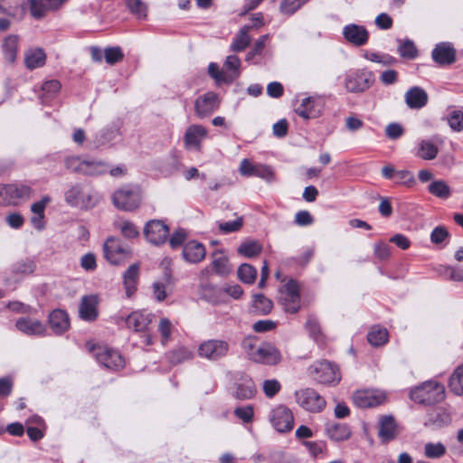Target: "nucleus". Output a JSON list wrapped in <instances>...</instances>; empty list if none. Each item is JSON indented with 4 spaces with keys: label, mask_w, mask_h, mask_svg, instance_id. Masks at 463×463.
<instances>
[{
    "label": "nucleus",
    "mask_w": 463,
    "mask_h": 463,
    "mask_svg": "<svg viewBox=\"0 0 463 463\" xmlns=\"http://www.w3.org/2000/svg\"><path fill=\"white\" fill-rule=\"evenodd\" d=\"M98 298L96 296H84L79 308L80 317L86 321H93L98 317Z\"/></svg>",
    "instance_id": "nucleus-29"
},
{
    "label": "nucleus",
    "mask_w": 463,
    "mask_h": 463,
    "mask_svg": "<svg viewBox=\"0 0 463 463\" xmlns=\"http://www.w3.org/2000/svg\"><path fill=\"white\" fill-rule=\"evenodd\" d=\"M374 82L373 72L364 69L356 70L346 74L345 87L348 92L362 93Z\"/></svg>",
    "instance_id": "nucleus-7"
},
{
    "label": "nucleus",
    "mask_w": 463,
    "mask_h": 463,
    "mask_svg": "<svg viewBox=\"0 0 463 463\" xmlns=\"http://www.w3.org/2000/svg\"><path fill=\"white\" fill-rule=\"evenodd\" d=\"M104 57L107 63L112 65L120 61L124 57V54L120 47H109L104 51Z\"/></svg>",
    "instance_id": "nucleus-54"
},
{
    "label": "nucleus",
    "mask_w": 463,
    "mask_h": 463,
    "mask_svg": "<svg viewBox=\"0 0 463 463\" xmlns=\"http://www.w3.org/2000/svg\"><path fill=\"white\" fill-rule=\"evenodd\" d=\"M203 297L213 304H221L226 301L222 296V290L216 286H206L203 288Z\"/></svg>",
    "instance_id": "nucleus-44"
},
{
    "label": "nucleus",
    "mask_w": 463,
    "mask_h": 463,
    "mask_svg": "<svg viewBox=\"0 0 463 463\" xmlns=\"http://www.w3.org/2000/svg\"><path fill=\"white\" fill-rule=\"evenodd\" d=\"M344 38L354 46L360 47L367 43L369 33L360 24H349L343 28Z\"/></svg>",
    "instance_id": "nucleus-19"
},
{
    "label": "nucleus",
    "mask_w": 463,
    "mask_h": 463,
    "mask_svg": "<svg viewBox=\"0 0 463 463\" xmlns=\"http://www.w3.org/2000/svg\"><path fill=\"white\" fill-rule=\"evenodd\" d=\"M304 445L315 458L323 457L326 452V444L325 441H305Z\"/></svg>",
    "instance_id": "nucleus-53"
},
{
    "label": "nucleus",
    "mask_w": 463,
    "mask_h": 463,
    "mask_svg": "<svg viewBox=\"0 0 463 463\" xmlns=\"http://www.w3.org/2000/svg\"><path fill=\"white\" fill-rule=\"evenodd\" d=\"M2 193L10 204L17 205L20 201L30 198L32 189L24 184H2Z\"/></svg>",
    "instance_id": "nucleus-18"
},
{
    "label": "nucleus",
    "mask_w": 463,
    "mask_h": 463,
    "mask_svg": "<svg viewBox=\"0 0 463 463\" xmlns=\"http://www.w3.org/2000/svg\"><path fill=\"white\" fill-rule=\"evenodd\" d=\"M151 317L150 314L133 312L127 317L126 324L128 328L137 332L145 331L152 321Z\"/></svg>",
    "instance_id": "nucleus-35"
},
{
    "label": "nucleus",
    "mask_w": 463,
    "mask_h": 463,
    "mask_svg": "<svg viewBox=\"0 0 463 463\" xmlns=\"http://www.w3.org/2000/svg\"><path fill=\"white\" fill-rule=\"evenodd\" d=\"M309 375L319 383L336 384L341 380L339 368L335 364L321 360L308 367Z\"/></svg>",
    "instance_id": "nucleus-5"
},
{
    "label": "nucleus",
    "mask_w": 463,
    "mask_h": 463,
    "mask_svg": "<svg viewBox=\"0 0 463 463\" xmlns=\"http://www.w3.org/2000/svg\"><path fill=\"white\" fill-rule=\"evenodd\" d=\"M279 302L286 312L294 314L300 308V292L298 282L289 279L279 288Z\"/></svg>",
    "instance_id": "nucleus-6"
},
{
    "label": "nucleus",
    "mask_w": 463,
    "mask_h": 463,
    "mask_svg": "<svg viewBox=\"0 0 463 463\" xmlns=\"http://www.w3.org/2000/svg\"><path fill=\"white\" fill-rule=\"evenodd\" d=\"M238 252L247 258H252L261 252V246L255 241H245L240 245Z\"/></svg>",
    "instance_id": "nucleus-46"
},
{
    "label": "nucleus",
    "mask_w": 463,
    "mask_h": 463,
    "mask_svg": "<svg viewBox=\"0 0 463 463\" xmlns=\"http://www.w3.org/2000/svg\"><path fill=\"white\" fill-rule=\"evenodd\" d=\"M220 106V99L216 93L206 92L199 96L194 101V110L198 118H203L212 115Z\"/></svg>",
    "instance_id": "nucleus-15"
},
{
    "label": "nucleus",
    "mask_w": 463,
    "mask_h": 463,
    "mask_svg": "<svg viewBox=\"0 0 463 463\" xmlns=\"http://www.w3.org/2000/svg\"><path fill=\"white\" fill-rule=\"evenodd\" d=\"M257 392L254 382L249 376H242L236 383L232 391V396L237 400L252 399Z\"/></svg>",
    "instance_id": "nucleus-22"
},
{
    "label": "nucleus",
    "mask_w": 463,
    "mask_h": 463,
    "mask_svg": "<svg viewBox=\"0 0 463 463\" xmlns=\"http://www.w3.org/2000/svg\"><path fill=\"white\" fill-rule=\"evenodd\" d=\"M208 137V130L203 125H190L184 133V143L187 150L200 152L202 142Z\"/></svg>",
    "instance_id": "nucleus-14"
},
{
    "label": "nucleus",
    "mask_w": 463,
    "mask_h": 463,
    "mask_svg": "<svg viewBox=\"0 0 463 463\" xmlns=\"http://www.w3.org/2000/svg\"><path fill=\"white\" fill-rule=\"evenodd\" d=\"M90 351L97 361L108 369L118 371L125 365L122 355L117 350L102 345H92Z\"/></svg>",
    "instance_id": "nucleus-9"
},
{
    "label": "nucleus",
    "mask_w": 463,
    "mask_h": 463,
    "mask_svg": "<svg viewBox=\"0 0 463 463\" xmlns=\"http://www.w3.org/2000/svg\"><path fill=\"white\" fill-rule=\"evenodd\" d=\"M14 272L18 274H32L35 269V264L31 260H22L14 265Z\"/></svg>",
    "instance_id": "nucleus-57"
},
{
    "label": "nucleus",
    "mask_w": 463,
    "mask_h": 463,
    "mask_svg": "<svg viewBox=\"0 0 463 463\" xmlns=\"http://www.w3.org/2000/svg\"><path fill=\"white\" fill-rule=\"evenodd\" d=\"M234 414L244 422H250L254 414L253 407L251 405L238 407L234 410Z\"/></svg>",
    "instance_id": "nucleus-63"
},
{
    "label": "nucleus",
    "mask_w": 463,
    "mask_h": 463,
    "mask_svg": "<svg viewBox=\"0 0 463 463\" xmlns=\"http://www.w3.org/2000/svg\"><path fill=\"white\" fill-rule=\"evenodd\" d=\"M231 268L226 256L220 251H214L213 253V261L210 266L206 267L203 273L211 275L213 273L224 276L230 273Z\"/></svg>",
    "instance_id": "nucleus-26"
},
{
    "label": "nucleus",
    "mask_w": 463,
    "mask_h": 463,
    "mask_svg": "<svg viewBox=\"0 0 463 463\" xmlns=\"http://www.w3.org/2000/svg\"><path fill=\"white\" fill-rule=\"evenodd\" d=\"M144 234L150 243L159 245L166 241L169 229L162 221L152 220L146 224Z\"/></svg>",
    "instance_id": "nucleus-16"
},
{
    "label": "nucleus",
    "mask_w": 463,
    "mask_h": 463,
    "mask_svg": "<svg viewBox=\"0 0 463 463\" xmlns=\"http://www.w3.org/2000/svg\"><path fill=\"white\" fill-rule=\"evenodd\" d=\"M240 66H241V61H240L239 57L236 55H229L226 58V61L223 65L224 69L227 71L232 72V77H234V78L238 77L240 74V71H239Z\"/></svg>",
    "instance_id": "nucleus-60"
},
{
    "label": "nucleus",
    "mask_w": 463,
    "mask_h": 463,
    "mask_svg": "<svg viewBox=\"0 0 463 463\" xmlns=\"http://www.w3.org/2000/svg\"><path fill=\"white\" fill-rule=\"evenodd\" d=\"M42 90L43 95L46 98H50L60 91L61 83L56 80H51L43 83Z\"/></svg>",
    "instance_id": "nucleus-62"
},
{
    "label": "nucleus",
    "mask_w": 463,
    "mask_h": 463,
    "mask_svg": "<svg viewBox=\"0 0 463 463\" xmlns=\"http://www.w3.org/2000/svg\"><path fill=\"white\" fill-rule=\"evenodd\" d=\"M126 5L133 14L139 19H145L147 14V6L142 0H125Z\"/></svg>",
    "instance_id": "nucleus-48"
},
{
    "label": "nucleus",
    "mask_w": 463,
    "mask_h": 463,
    "mask_svg": "<svg viewBox=\"0 0 463 463\" xmlns=\"http://www.w3.org/2000/svg\"><path fill=\"white\" fill-rule=\"evenodd\" d=\"M449 385L456 395H463V364L455 369L449 378Z\"/></svg>",
    "instance_id": "nucleus-42"
},
{
    "label": "nucleus",
    "mask_w": 463,
    "mask_h": 463,
    "mask_svg": "<svg viewBox=\"0 0 463 463\" xmlns=\"http://www.w3.org/2000/svg\"><path fill=\"white\" fill-rule=\"evenodd\" d=\"M65 167L76 174L98 176L108 173L109 165L106 161L92 157L70 156L64 161Z\"/></svg>",
    "instance_id": "nucleus-2"
},
{
    "label": "nucleus",
    "mask_w": 463,
    "mask_h": 463,
    "mask_svg": "<svg viewBox=\"0 0 463 463\" xmlns=\"http://www.w3.org/2000/svg\"><path fill=\"white\" fill-rule=\"evenodd\" d=\"M269 422L278 432H288L294 427V416L289 408L279 404L271 410Z\"/></svg>",
    "instance_id": "nucleus-10"
},
{
    "label": "nucleus",
    "mask_w": 463,
    "mask_h": 463,
    "mask_svg": "<svg viewBox=\"0 0 463 463\" xmlns=\"http://www.w3.org/2000/svg\"><path fill=\"white\" fill-rule=\"evenodd\" d=\"M45 61L46 54L41 48H32L24 52V64L29 70L43 67Z\"/></svg>",
    "instance_id": "nucleus-33"
},
{
    "label": "nucleus",
    "mask_w": 463,
    "mask_h": 463,
    "mask_svg": "<svg viewBox=\"0 0 463 463\" xmlns=\"http://www.w3.org/2000/svg\"><path fill=\"white\" fill-rule=\"evenodd\" d=\"M405 102L410 109H421L428 102V94L420 87H412L405 93Z\"/></svg>",
    "instance_id": "nucleus-31"
},
{
    "label": "nucleus",
    "mask_w": 463,
    "mask_h": 463,
    "mask_svg": "<svg viewBox=\"0 0 463 463\" xmlns=\"http://www.w3.org/2000/svg\"><path fill=\"white\" fill-rule=\"evenodd\" d=\"M353 402L355 406L362 409L373 408L384 402L386 395L379 390L364 389L354 392Z\"/></svg>",
    "instance_id": "nucleus-13"
},
{
    "label": "nucleus",
    "mask_w": 463,
    "mask_h": 463,
    "mask_svg": "<svg viewBox=\"0 0 463 463\" xmlns=\"http://www.w3.org/2000/svg\"><path fill=\"white\" fill-rule=\"evenodd\" d=\"M306 328L308 331L310 336L317 343H323L324 337L320 331V326L318 321L314 317H309L307 323Z\"/></svg>",
    "instance_id": "nucleus-49"
},
{
    "label": "nucleus",
    "mask_w": 463,
    "mask_h": 463,
    "mask_svg": "<svg viewBox=\"0 0 463 463\" xmlns=\"http://www.w3.org/2000/svg\"><path fill=\"white\" fill-rule=\"evenodd\" d=\"M206 250L203 244L191 241L184 244L183 256L187 262L198 263L205 258Z\"/></svg>",
    "instance_id": "nucleus-27"
},
{
    "label": "nucleus",
    "mask_w": 463,
    "mask_h": 463,
    "mask_svg": "<svg viewBox=\"0 0 463 463\" xmlns=\"http://www.w3.org/2000/svg\"><path fill=\"white\" fill-rule=\"evenodd\" d=\"M322 110V101L319 97H306L301 99L300 104L295 111L305 119L317 118Z\"/></svg>",
    "instance_id": "nucleus-20"
},
{
    "label": "nucleus",
    "mask_w": 463,
    "mask_h": 463,
    "mask_svg": "<svg viewBox=\"0 0 463 463\" xmlns=\"http://www.w3.org/2000/svg\"><path fill=\"white\" fill-rule=\"evenodd\" d=\"M250 28L251 26L245 25L239 31L231 45L232 51L241 52L249 45L251 40V37L249 35Z\"/></svg>",
    "instance_id": "nucleus-38"
},
{
    "label": "nucleus",
    "mask_w": 463,
    "mask_h": 463,
    "mask_svg": "<svg viewBox=\"0 0 463 463\" xmlns=\"http://www.w3.org/2000/svg\"><path fill=\"white\" fill-rule=\"evenodd\" d=\"M239 171L241 175L247 177L256 176L267 181H271L273 178V172L269 166L261 164H253L246 158L241 160Z\"/></svg>",
    "instance_id": "nucleus-17"
},
{
    "label": "nucleus",
    "mask_w": 463,
    "mask_h": 463,
    "mask_svg": "<svg viewBox=\"0 0 463 463\" xmlns=\"http://www.w3.org/2000/svg\"><path fill=\"white\" fill-rule=\"evenodd\" d=\"M172 328V323L168 318L163 317L160 319L158 324V331L161 335V342L164 345H166L171 338Z\"/></svg>",
    "instance_id": "nucleus-51"
},
{
    "label": "nucleus",
    "mask_w": 463,
    "mask_h": 463,
    "mask_svg": "<svg viewBox=\"0 0 463 463\" xmlns=\"http://www.w3.org/2000/svg\"><path fill=\"white\" fill-rule=\"evenodd\" d=\"M397 184L411 186L415 183L413 175L408 170H399L395 174L394 177Z\"/></svg>",
    "instance_id": "nucleus-58"
},
{
    "label": "nucleus",
    "mask_w": 463,
    "mask_h": 463,
    "mask_svg": "<svg viewBox=\"0 0 463 463\" xmlns=\"http://www.w3.org/2000/svg\"><path fill=\"white\" fill-rule=\"evenodd\" d=\"M138 263L130 265L123 274V284L128 298H130L137 290V282L139 279Z\"/></svg>",
    "instance_id": "nucleus-30"
},
{
    "label": "nucleus",
    "mask_w": 463,
    "mask_h": 463,
    "mask_svg": "<svg viewBox=\"0 0 463 463\" xmlns=\"http://www.w3.org/2000/svg\"><path fill=\"white\" fill-rule=\"evenodd\" d=\"M242 225V219L237 218L236 220L226 222H218V227L221 232L223 233H230L236 231H239Z\"/></svg>",
    "instance_id": "nucleus-61"
},
{
    "label": "nucleus",
    "mask_w": 463,
    "mask_h": 463,
    "mask_svg": "<svg viewBox=\"0 0 463 463\" xmlns=\"http://www.w3.org/2000/svg\"><path fill=\"white\" fill-rule=\"evenodd\" d=\"M448 123L452 130L461 132L463 130V112L453 110L448 118Z\"/></svg>",
    "instance_id": "nucleus-56"
},
{
    "label": "nucleus",
    "mask_w": 463,
    "mask_h": 463,
    "mask_svg": "<svg viewBox=\"0 0 463 463\" xmlns=\"http://www.w3.org/2000/svg\"><path fill=\"white\" fill-rule=\"evenodd\" d=\"M122 235L127 239H133L139 235L137 227L129 221H123L117 224Z\"/></svg>",
    "instance_id": "nucleus-52"
},
{
    "label": "nucleus",
    "mask_w": 463,
    "mask_h": 463,
    "mask_svg": "<svg viewBox=\"0 0 463 463\" xmlns=\"http://www.w3.org/2000/svg\"><path fill=\"white\" fill-rule=\"evenodd\" d=\"M272 307V301L262 294H256L253 296L252 308L257 314L267 315L271 311Z\"/></svg>",
    "instance_id": "nucleus-40"
},
{
    "label": "nucleus",
    "mask_w": 463,
    "mask_h": 463,
    "mask_svg": "<svg viewBox=\"0 0 463 463\" xmlns=\"http://www.w3.org/2000/svg\"><path fill=\"white\" fill-rule=\"evenodd\" d=\"M326 436L336 442L347 440L351 437V430L346 424L329 421L325 426Z\"/></svg>",
    "instance_id": "nucleus-28"
},
{
    "label": "nucleus",
    "mask_w": 463,
    "mask_h": 463,
    "mask_svg": "<svg viewBox=\"0 0 463 463\" xmlns=\"http://www.w3.org/2000/svg\"><path fill=\"white\" fill-rule=\"evenodd\" d=\"M442 143L439 137L423 139L419 143L417 156L424 160L434 159L439 153V145Z\"/></svg>",
    "instance_id": "nucleus-25"
},
{
    "label": "nucleus",
    "mask_w": 463,
    "mask_h": 463,
    "mask_svg": "<svg viewBox=\"0 0 463 463\" xmlns=\"http://www.w3.org/2000/svg\"><path fill=\"white\" fill-rule=\"evenodd\" d=\"M230 345L222 339H210L203 341L198 347V354L211 361H217L227 355Z\"/></svg>",
    "instance_id": "nucleus-11"
},
{
    "label": "nucleus",
    "mask_w": 463,
    "mask_h": 463,
    "mask_svg": "<svg viewBox=\"0 0 463 463\" xmlns=\"http://www.w3.org/2000/svg\"><path fill=\"white\" fill-rule=\"evenodd\" d=\"M449 418L447 414L439 411L431 412L428 415V418L424 421V425L427 427H441L445 423L449 422Z\"/></svg>",
    "instance_id": "nucleus-50"
},
{
    "label": "nucleus",
    "mask_w": 463,
    "mask_h": 463,
    "mask_svg": "<svg viewBox=\"0 0 463 463\" xmlns=\"http://www.w3.org/2000/svg\"><path fill=\"white\" fill-rule=\"evenodd\" d=\"M410 396L419 403L433 404L444 399L445 388L437 382L428 381L412 389Z\"/></svg>",
    "instance_id": "nucleus-4"
},
{
    "label": "nucleus",
    "mask_w": 463,
    "mask_h": 463,
    "mask_svg": "<svg viewBox=\"0 0 463 463\" xmlns=\"http://www.w3.org/2000/svg\"><path fill=\"white\" fill-rule=\"evenodd\" d=\"M262 390L268 398H273L281 390L280 383L276 379L265 380Z\"/></svg>",
    "instance_id": "nucleus-55"
},
{
    "label": "nucleus",
    "mask_w": 463,
    "mask_h": 463,
    "mask_svg": "<svg viewBox=\"0 0 463 463\" xmlns=\"http://www.w3.org/2000/svg\"><path fill=\"white\" fill-rule=\"evenodd\" d=\"M431 57L436 63L441 66L449 65L456 61V50L449 42L439 43L432 50Z\"/></svg>",
    "instance_id": "nucleus-21"
},
{
    "label": "nucleus",
    "mask_w": 463,
    "mask_h": 463,
    "mask_svg": "<svg viewBox=\"0 0 463 463\" xmlns=\"http://www.w3.org/2000/svg\"><path fill=\"white\" fill-rule=\"evenodd\" d=\"M142 201L139 188L135 185L126 184L117 189L112 195V202L116 208L125 212L137 210Z\"/></svg>",
    "instance_id": "nucleus-3"
},
{
    "label": "nucleus",
    "mask_w": 463,
    "mask_h": 463,
    "mask_svg": "<svg viewBox=\"0 0 463 463\" xmlns=\"http://www.w3.org/2000/svg\"><path fill=\"white\" fill-rule=\"evenodd\" d=\"M447 452L446 446L441 442H427L424 445V456L430 459L442 458Z\"/></svg>",
    "instance_id": "nucleus-41"
},
{
    "label": "nucleus",
    "mask_w": 463,
    "mask_h": 463,
    "mask_svg": "<svg viewBox=\"0 0 463 463\" xmlns=\"http://www.w3.org/2000/svg\"><path fill=\"white\" fill-rule=\"evenodd\" d=\"M242 345L250 359L256 363L275 365L281 360L279 350L269 343L257 345L253 338H246Z\"/></svg>",
    "instance_id": "nucleus-1"
},
{
    "label": "nucleus",
    "mask_w": 463,
    "mask_h": 463,
    "mask_svg": "<svg viewBox=\"0 0 463 463\" xmlns=\"http://www.w3.org/2000/svg\"><path fill=\"white\" fill-rule=\"evenodd\" d=\"M106 260L112 265H120L131 257L129 248L124 246L120 240L109 237L103 245Z\"/></svg>",
    "instance_id": "nucleus-8"
},
{
    "label": "nucleus",
    "mask_w": 463,
    "mask_h": 463,
    "mask_svg": "<svg viewBox=\"0 0 463 463\" xmlns=\"http://www.w3.org/2000/svg\"><path fill=\"white\" fill-rule=\"evenodd\" d=\"M448 230L443 226L436 227L430 234V241L434 244H439L443 242L449 237Z\"/></svg>",
    "instance_id": "nucleus-64"
},
{
    "label": "nucleus",
    "mask_w": 463,
    "mask_h": 463,
    "mask_svg": "<svg viewBox=\"0 0 463 463\" xmlns=\"http://www.w3.org/2000/svg\"><path fill=\"white\" fill-rule=\"evenodd\" d=\"M49 324L55 334L64 333L70 327L68 314L61 309L53 310L49 316Z\"/></svg>",
    "instance_id": "nucleus-32"
},
{
    "label": "nucleus",
    "mask_w": 463,
    "mask_h": 463,
    "mask_svg": "<svg viewBox=\"0 0 463 463\" xmlns=\"http://www.w3.org/2000/svg\"><path fill=\"white\" fill-rule=\"evenodd\" d=\"M65 201L68 204L74 207H83L89 203L84 196L83 187L80 184L72 185L64 194Z\"/></svg>",
    "instance_id": "nucleus-36"
},
{
    "label": "nucleus",
    "mask_w": 463,
    "mask_h": 463,
    "mask_svg": "<svg viewBox=\"0 0 463 463\" xmlns=\"http://www.w3.org/2000/svg\"><path fill=\"white\" fill-rule=\"evenodd\" d=\"M398 429L392 416L384 415L380 418L378 436L383 442H389L396 438Z\"/></svg>",
    "instance_id": "nucleus-23"
},
{
    "label": "nucleus",
    "mask_w": 463,
    "mask_h": 463,
    "mask_svg": "<svg viewBox=\"0 0 463 463\" xmlns=\"http://www.w3.org/2000/svg\"><path fill=\"white\" fill-rule=\"evenodd\" d=\"M389 334L386 328L373 326L367 335L368 342L373 346H381L387 343Z\"/></svg>",
    "instance_id": "nucleus-39"
},
{
    "label": "nucleus",
    "mask_w": 463,
    "mask_h": 463,
    "mask_svg": "<svg viewBox=\"0 0 463 463\" xmlns=\"http://www.w3.org/2000/svg\"><path fill=\"white\" fill-rule=\"evenodd\" d=\"M30 10L31 14L34 18H42L48 10H52L51 8L47 7L43 1L41 0H30Z\"/></svg>",
    "instance_id": "nucleus-59"
},
{
    "label": "nucleus",
    "mask_w": 463,
    "mask_h": 463,
    "mask_svg": "<svg viewBox=\"0 0 463 463\" xmlns=\"http://www.w3.org/2000/svg\"><path fill=\"white\" fill-rule=\"evenodd\" d=\"M400 44L398 46V52L401 55V57L413 60L418 55L417 48L414 44V43L411 40L406 41H399Z\"/></svg>",
    "instance_id": "nucleus-47"
},
{
    "label": "nucleus",
    "mask_w": 463,
    "mask_h": 463,
    "mask_svg": "<svg viewBox=\"0 0 463 463\" xmlns=\"http://www.w3.org/2000/svg\"><path fill=\"white\" fill-rule=\"evenodd\" d=\"M428 192L441 200H447L451 196V188L441 179L432 181L428 185Z\"/></svg>",
    "instance_id": "nucleus-37"
},
{
    "label": "nucleus",
    "mask_w": 463,
    "mask_h": 463,
    "mask_svg": "<svg viewBox=\"0 0 463 463\" xmlns=\"http://www.w3.org/2000/svg\"><path fill=\"white\" fill-rule=\"evenodd\" d=\"M237 273L240 280L245 284H253L257 278V269L248 263L241 264Z\"/></svg>",
    "instance_id": "nucleus-43"
},
{
    "label": "nucleus",
    "mask_w": 463,
    "mask_h": 463,
    "mask_svg": "<svg viewBox=\"0 0 463 463\" xmlns=\"http://www.w3.org/2000/svg\"><path fill=\"white\" fill-rule=\"evenodd\" d=\"M19 38L17 35L10 34L3 40L1 48L5 60L14 63L17 57Z\"/></svg>",
    "instance_id": "nucleus-34"
},
{
    "label": "nucleus",
    "mask_w": 463,
    "mask_h": 463,
    "mask_svg": "<svg viewBox=\"0 0 463 463\" xmlns=\"http://www.w3.org/2000/svg\"><path fill=\"white\" fill-rule=\"evenodd\" d=\"M295 396L297 402L307 411L320 412L326 407L325 399L313 389L299 390Z\"/></svg>",
    "instance_id": "nucleus-12"
},
{
    "label": "nucleus",
    "mask_w": 463,
    "mask_h": 463,
    "mask_svg": "<svg viewBox=\"0 0 463 463\" xmlns=\"http://www.w3.org/2000/svg\"><path fill=\"white\" fill-rule=\"evenodd\" d=\"M193 357V352L187 347H179L168 354L169 362L173 364H178Z\"/></svg>",
    "instance_id": "nucleus-45"
},
{
    "label": "nucleus",
    "mask_w": 463,
    "mask_h": 463,
    "mask_svg": "<svg viewBox=\"0 0 463 463\" xmlns=\"http://www.w3.org/2000/svg\"><path fill=\"white\" fill-rule=\"evenodd\" d=\"M15 327L27 335H43L45 326L43 322L30 317H22L15 322Z\"/></svg>",
    "instance_id": "nucleus-24"
}]
</instances>
